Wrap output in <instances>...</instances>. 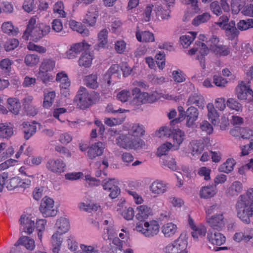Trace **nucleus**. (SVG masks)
Masks as SVG:
<instances>
[{"label":"nucleus","instance_id":"f257e3e1","mask_svg":"<svg viewBox=\"0 0 253 253\" xmlns=\"http://www.w3.org/2000/svg\"><path fill=\"white\" fill-rule=\"evenodd\" d=\"M36 23L35 18H32L30 19L27 29L22 36L23 39L28 40L29 36H30L34 42H38L49 33L50 28L49 26L44 25L35 26Z\"/></svg>","mask_w":253,"mask_h":253},{"label":"nucleus","instance_id":"f03ea898","mask_svg":"<svg viewBox=\"0 0 253 253\" xmlns=\"http://www.w3.org/2000/svg\"><path fill=\"white\" fill-rule=\"evenodd\" d=\"M74 100L79 108L85 109L99 100V94L94 91L90 93L86 88L82 86L79 89Z\"/></svg>","mask_w":253,"mask_h":253},{"label":"nucleus","instance_id":"7ed1b4c3","mask_svg":"<svg viewBox=\"0 0 253 253\" xmlns=\"http://www.w3.org/2000/svg\"><path fill=\"white\" fill-rule=\"evenodd\" d=\"M116 143L119 146L126 149H137L145 146V143L142 139L136 137L130 132L120 135L116 139Z\"/></svg>","mask_w":253,"mask_h":253},{"label":"nucleus","instance_id":"20e7f679","mask_svg":"<svg viewBox=\"0 0 253 253\" xmlns=\"http://www.w3.org/2000/svg\"><path fill=\"white\" fill-rule=\"evenodd\" d=\"M235 209L237 217L244 223L249 224L250 218L253 215V206L249 202L238 199Z\"/></svg>","mask_w":253,"mask_h":253},{"label":"nucleus","instance_id":"39448f33","mask_svg":"<svg viewBox=\"0 0 253 253\" xmlns=\"http://www.w3.org/2000/svg\"><path fill=\"white\" fill-rule=\"evenodd\" d=\"M39 210L44 217L54 216L57 212L54 208L53 200L46 197L42 199Z\"/></svg>","mask_w":253,"mask_h":253},{"label":"nucleus","instance_id":"423d86ee","mask_svg":"<svg viewBox=\"0 0 253 253\" xmlns=\"http://www.w3.org/2000/svg\"><path fill=\"white\" fill-rule=\"evenodd\" d=\"M207 222L211 227V230L221 231L225 227V221L223 212L214 214L207 218Z\"/></svg>","mask_w":253,"mask_h":253},{"label":"nucleus","instance_id":"0eeeda50","mask_svg":"<svg viewBox=\"0 0 253 253\" xmlns=\"http://www.w3.org/2000/svg\"><path fill=\"white\" fill-rule=\"evenodd\" d=\"M187 245L186 241L178 238L173 243L169 244L164 249L166 253H179L184 250Z\"/></svg>","mask_w":253,"mask_h":253},{"label":"nucleus","instance_id":"6e6552de","mask_svg":"<svg viewBox=\"0 0 253 253\" xmlns=\"http://www.w3.org/2000/svg\"><path fill=\"white\" fill-rule=\"evenodd\" d=\"M105 144L101 142H97L92 144L87 151V155L90 159H94L97 156L102 155Z\"/></svg>","mask_w":253,"mask_h":253},{"label":"nucleus","instance_id":"1a4fd4ad","mask_svg":"<svg viewBox=\"0 0 253 253\" xmlns=\"http://www.w3.org/2000/svg\"><path fill=\"white\" fill-rule=\"evenodd\" d=\"M216 231L209 230L207 238L212 244L221 246L225 242L226 239L223 234Z\"/></svg>","mask_w":253,"mask_h":253},{"label":"nucleus","instance_id":"9d476101","mask_svg":"<svg viewBox=\"0 0 253 253\" xmlns=\"http://www.w3.org/2000/svg\"><path fill=\"white\" fill-rule=\"evenodd\" d=\"M114 179H110L107 181L104 180L103 183V187L105 190H108L110 192L109 197L112 199L116 198L120 193V188L113 183Z\"/></svg>","mask_w":253,"mask_h":253},{"label":"nucleus","instance_id":"9b49d317","mask_svg":"<svg viewBox=\"0 0 253 253\" xmlns=\"http://www.w3.org/2000/svg\"><path fill=\"white\" fill-rule=\"evenodd\" d=\"M248 94H253V91L242 82L236 88V94L239 99L245 100L247 99Z\"/></svg>","mask_w":253,"mask_h":253},{"label":"nucleus","instance_id":"f8f14e48","mask_svg":"<svg viewBox=\"0 0 253 253\" xmlns=\"http://www.w3.org/2000/svg\"><path fill=\"white\" fill-rule=\"evenodd\" d=\"M186 126H192L195 124L197 120L199 112L198 109L193 106L189 107L186 111Z\"/></svg>","mask_w":253,"mask_h":253},{"label":"nucleus","instance_id":"ddd939ff","mask_svg":"<svg viewBox=\"0 0 253 253\" xmlns=\"http://www.w3.org/2000/svg\"><path fill=\"white\" fill-rule=\"evenodd\" d=\"M20 224L24 226V231L31 234L35 228V221L31 218L22 215L19 219Z\"/></svg>","mask_w":253,"mask_h":253},{"label":"nucleus","instance_id":"4468645a","mask_svg":"<svg viewBox=\"0 0 253 253\" xmlns=\"http://www.w3.org/2000/svg\"><path fill=\"white\" fill-rule=\"evenodd\" d=\"M46 167L53 172L61 173L64 171L65 164L59 160H50L46 164Z\"/></svg>","mask_w":253,"mask_h":253},{"label":"nucleus","instance_id":"2eb2a0df","mask_svg":"<svg viewBox=\"0 0 253 253\" xmlns=\"http://www.w3.org/2000/svg\"><path fill=\"white\" fill-rule=\"evenodd\" d=\"M98 16V11L95 6H91L86 14L83 22L89 26H93L96 23V19Z\"/></svg>","mask_w":253,"mask_h":253},{"label":"nucleus","instance_id":"dca6fc26","mask_svg":"<svg viewBox=\"0 0 253 253\" xmlns=\"http://www.w3.org/2000/svg\"><path fill=\"white\" fill-rule=\"evenodd\" d=\"M144 227L146 228L143 234L147 237H151L157 234L159 231V226L156 221L149 223L148 222L144 223Z\"/></svg>","mask_w":253,"mask_h":253},{"label":"nucleus","instance_id":"f3484780","mask_svg":"<svg viewBox=\"0 0 253 253\" xmlns=\"http://www.w3.org/2000/svg\"><path fill=\"white\" fill-rule=\"evenodd\" d=\"M22 130L26 140L29 139L36 132L37 127L36 126L30 124L28 122H24L21 124Z\"/></svg>","mask_w":253,"mask_h":253},{"label":"nucleus","instance_id":"a211bd4d","mask_svg":"<svg viewBox=\"0 0 253 253\" xmlns=\"http://www.w3.org/2000/svg\"><path fill=\"white\" fill-rule=\"evenodd\" d=\"M167 188L166 183L159 180L153 182L150 187L151 191L155 194H163L167 191Z\"/></svg>","mask_w":253,"mask_h":253},{"label":"nucleus","instance_id":"6ab92c4d","mask_svg":"<svg viewBox=\"0 0 253 253\" xmlns=\"http://www.w3.org/2000/svg\"><path fill=\"white\" fill-rule=\"evenodd\" d=\"M137 210L138 212L136 215V218L140 221H144L152 213L151 209L146 205L137 207Z\"/></svg>","mask_w":253,"mask_h":253},{"label":"nucleus","instance_id":"aec40b11","mask_svg":"<svg viewBox=\"0 0 253 253\" xmlns=\"http://www.w3.org/2000/svg\"><path fill=\"white\" fill-rule=\"evenodd\" d=\"M193 104H196L199 108L203 109L205 106L204 97L201 94L198 93L191 95L186 102V104L189 106Z\"/></svg>","mask_w":253,"mask_h":253},{"label":"nucleus","instance_id":"412c9836","mask_svg":"<svg viewBox=\"0 0 253 253\" xmlns=\"http://www.w3.org/2000/svg\"><path fill=\"white\" fill-rule=\"evenodd\" d=\"M235 25V22L232 20L228 24H224L223 26V29L225 30L226 35L229 36V39H233L239 34V31Z\"/></svg>","mask_w":253,"mask_h":253},{"label":"nucleus","instance_id":"4be33fe9","mask_svg":"<svg viewBox=\"0 0 253 253\" xmlns=\"http://www.w3.org/2000/svg\"><path fill=\"white\" fill-rule=\"evenodd\" d=\"M216 192L215 185L204 186L200 190V196L201 198L207 199L214 196Z\"/></svg>","mask_w":253,"mask_h":253},{"label":"nucleus","instance_id":"5701e85b","mask_svg":"<svg viewBox=\"0 0 253 253\" xmlns=\"http://www.w3.org/2000/svg\"><path fill=\"white\" fill-rule=\"evenodd\" d=\"M18 244L22 246L21 247L22 251L26 248L29 250H33L35 248V241L27 236H23L20 237L17 241Z\"/></svg>","mask_w":253,"mask_h":253},{"label":"nucleus","instance_id":"b1692460","mask_svg":"<svg viewBox=\"0 0 253 253\" xmlns=\"http://www.w3.org/2000/svg\"><path fill=\"white\" fill-rule=\"evenodd\" d=\"M208 110V117L211 120L213 125H217L219 123V114L212 104H208L207 105Z\"/></svg>","mask_w":253,"mask_h":253},{"label":"nucleus","instance_id":"393cba45","mask_svg":"<svg viewBox=\"0 0 253 253\" xmlns=\"http://www.w3.org/2000/svg\"><path fill=\"white\" fill-rule=\"evenodd\" d=\"M8 108L12 113L18 114L21 109V104L17 98H10L7 99Z\"/></svg>","mask_w":253,"mask_h":253},{"label":"nucleus","instance_id":"a878e982","mask_svg":"<svg viewBox=\"0 0 253 253\" xmlns=\"http://www.w3.org/2000/svg\"><path fill=\"white\" fill-rule=\"evenodd\" d=\"M56 226L57 228L56 232L63 234L67 232L69 229V222L65 218H60L57 220Z\"/></svg>","mask_w":253,"mask_h":253},{"label":"nucleus","instance_id":"bb28decb","mask_svg":"<svg viewBox=\"0 0 253 253\" xmlns=\"http://www.w3.org/2000/svg\"><path fill=\"white\" fill-rule=\"evenodd\" d=\"M242 184L238 181L234 182L227 190V194L229 196H237L242 192Z\"/></svg>","mask_w":253,"mask_h":253},{"label":"nucleus","instance_id":"cd10ccee","mask_svg":"<svg viewBox=\"0 0 253 253\" xmlns=\"http://www.w3.org/2000/svg\"><path fill=\"white\" fill-rule=\"evenodd\" d=\"M108 31L106 29H103L101 31L98 35V43L95 45V48L99 49V48H102L107 42V36Z\"/></svg>","mask_w":253,"mask_h":253},{"label":"nucleus","instance_id":"c85d7f7f","mask_svg":"<svg viewBox=\"0 0 253 253\" xmlns=\"http://www.w3.org/2000/svg\"><path fill=\"white\" fill-rule=\"evenodd\" d=\"M177 230V226L172 223H168L162 227V232L166 237H170L173 235Z\"/></svg>","mask_w":253,"mask_h":253},{"label":"nucleus","instance_id":"c756f323","mask_svg":"<svg viewBox=\"0 0 253 253\" xmlns=\"http://www.w3.org/2000/svg\"><path fill=\"white\" fill-rule=\"evenodd\" d=\"M25 184L24 181H22L18 177H14L10 178L6 183L5 182L6 187L8 190H12L19 186H23Z\"/></svg>","mask_w":253,"mask_h":253},{"label":"nucleus","instance_id":"7c9ffc66","mask_svg":"<svg viewBox=\"0 0 253 253\" xmlns=\"http://www.w3.org/2000/svg\"><path fill=\"white\" fill-rule=\"evenodd\" d=\"M171 137L173 141V145H179L183 141L184 133L179 129H173Z\"/></svg>","mask_w":253,"mask_h":253},{"label":"nucleus","instance_id":"2f4dec72","mask_svg":"<svg viewBox=\"0 0 253 253\" xmlns=\"http://www.w3.org/2000/svg\"><path fill=\"white\" fill-rule=\"evenodd\" d=\"M236 164L235 160L231 158L228 159L226 162L222 164L218 168L221 172L229 173L233 169V167Z\"/></svg>","mask_w":253,"mask_h":253},{"label":"nucleus","instance_id":"473e14b6","mask_svg":"<svg viewBox=\"0 0 253 253\" xmlns=\"http://www.w3.org/2000/svg\"><path fill=\"white\" fill-rule=\"evenodd\" d=\"M92 60V55L90 53L85 52L82 53L79 60V63L80 66L87 68L90 66Z\"/></svg>","mask_w":253,"mask_h":253},{"label":"nucleus","instance_id":"72a5a7b5","mask_svg":"<svg viewBox=\"0 0 253 253\" xmlns=\"http://www.w3.org/2000/svg\"><path fill=\"white\" fill-rule=\"evenodd\" d=\"M136 37L139 42H152L155 40L154 35L149 31H144L141 34L136 33Z\"/></svg>","mask_w":253,"mask_h":253},{"label":"nucleus","instance_id":"f704fd0d","mask_svg":"<svg viewBox=\"0 0 253 253\" xmlns=\"http://www.w3.org/2000/svg\"><path fill=\"white\" fill-rule=\"evenodd\" d=\"M56 80L60 83V87H69L70 86V82L69 81L68 76L63 72L56 75Z\"/></svg>","mask_w":253,"mask_h":253},{"label":"nucleus","instance_id":"c9c22d12","mask_svg":"<svg viewBox=\"0 0 253 253\" xmlns=\"http://www.w3.org/2000/svg\"><path fill=\"white\" fill-rule=\"evenodd\" d=\"M247 1V0H232L231 6L232 13L235 14H238L245 6Z\"/></svg>","mask_w":253,"mask_h":253},{"label":"nucleus","instance_id":"e433bc0d","mask_svg":"<svg viewBox=\"0 0 253 253\" xmlns=\"http://www.w3.org/2000/svg\"><path fill=\"white\" fill-rule=\"evenodd\" d=\"M193 155L200 154L204 149V144L200 140H193L191 142Z\"/></svg>","mask_w":253,"mask_h":253},{"label":"nucleus","instance_id":"4c0bfd02","mask_svg":"<svg viewBox=\"0 0 253 253\" xmlns=\"http://www.w3.org/2000/svg\"><path fill=\"white\" fill-rule=\"evenodd\" d=\"M13 134V128L4 124H0V137L8 138Z\"/></svg>","mask_w":253,"mask_h":253},{"label":"nucleus","instance_id":"58836bf2","mask_svg":"<svg viewBox=\"0 0 253 253\" xmlns=\"http://www.w3.org/2000/svg\"><path fill=\"white\" fill-rule=\"evenodd\" d=\"M55 97V91H50L44 94L43 107L45 108H48L50 107L53 103Z\"/></svg>","mask_w":253,"mask_h":253},{"label":"nucleus","instance_id":"ea45409f","mask_svg":"<svg viewBox=\"0 0 253 253\" xmlns=\"http://www.w3.org/2000/svg\"><path fill=\"white\" fill-rule=\"evenodd\" d=\"M97 76L96 74H91L86 77L85 82L86 86L92 89H96L98 86Z\"/></svg>","mask_w":253,"mask_h":253},{"label":"nucleus","instance_id":"a19ab883","mask_svg":"<svg viewBox=\"0 0 253 253\" xmlns=\"http://www.w3.org/2000/svg\"><path fill=\"white\" fill-rule=\"evenodd\" d=\"M55 67V61L51 59H45L42 62L40 69L50 72L53 70Z\"/></svg>","mask_w":253,"mask_h":253},{"label":"nucleus","instance_id":"79ce46f5","mask_svg":"<svg viewBox=\"0 0 253 253\" xmlns=\"http://www.w3.org/2000/svg\"><path fill=\"white\" fill-rule=\"evenodd\" d=\"M211 15L208 12L204 13L201 15L196 16L192 21V24L194 26H198L200 24L206 22L210 20Z\"/></svg>","mask_w":253,"mask_h":253},{"label":"nucleus","instance_id":"37998d69","mask_svg":"<svg viewBox=\"0 0 253 253\" xmlns=\"http://www.w3.org/2000/svg\"><path fill=\"white\" fill-rule=\"evenodd\" d=\"M2 31L9 35H15L17 34L18 29H14V27L12 23L9 22H4L1 26Z\"/></svg>","mask_w":253,"mask_h":253},{"label":"nucleus","instance_id":"c03bdc74","mask_svg":"<svg viewBox=\"0 0 253 253\" xmlns=\"http://www.w3.org/2000/svg\"><path fill=\"white\" fill-rule=\"evenodd\" d=\"M238 29L244 31L253 28V19L241 20L237 24Z\"/></svg>","mask_w":253,"mask_h":253},{"label":"nucleus","instance_id":"a18cd8bd","mask_svg":"<svg viewBox=\"0 0 253 253\" xmlns=\"http://www.w3.org/2000/svg\"><path fill=\"white\" fill-rule=\"evenodd\" d=\"M190 33L192 35V36L189 35H184L182 36L180 38L181 43L185 47H188L196 37V33L191 32Z\"/></svg>","mask_w":253,"mask_h":253},{"label":"nucleus","instance_id":"49530a36","mask_svg":"<svg viewBox=\"0 0 253 253\" xmlns=\"http://www.w3.org/2000/svg\"><path fill=\"white\" fill-rule=\"evenodd\" d=\"M39 61L40 58L36 54H29L25 57V63L28 66L36 65Z\"/></svg>","mask_w":253,"mask_h":253},{"label":"nucleus","instance_id":"de8ad7c7","mask_svg":"<svg viewBox=\"0 0 253 253\" xmlns=\"http://www.w3.org/2000/svg\"><path fill=\"white\" fill-rule=\"evenodd\" d=\"M157 16L162 19H168L170 17V11L168 9H164L161 6L158 5L156 7Z\"/></svg>","mask_w":253,"mask_h":253},{"label":"nucleus","instance_id":"09e8293b","mask_svg":"<svg viewBox=\"0 0 253 253\" xmlns=\"http://www.w3.org/2000/svg\"><path fill=\"white\" fill-rule=\"evenodd\" d=\"M19 41L16 39H10L6 41L4 45V48L6 51L14 50L19 45Z\"/></svg>","mask_w":253,"mask_h":253},{"label":"nucleus","instance_id":"8fccbe9b","mask_svg":"<svg viewBox=\"0 0 253 253\" xmlns=\"http://www.w3.org/2000/svg\"><path fill=\"white\" fill-rule=\"evenodd\" d=\"M238 199L242 200L244 202H249L253 206V188L249 189L246 194L241 195Z\"/></svg>","mask_w":253,"mask_h":253},{"label":"nucleus","instance_id":"3c124183","mask_svg":"<svg viewBox=\"0 0 253 253\" xmlns=\"http://www.w3.org/2000/svg\"><path fill=\"white\" fill-rule=\"evenodd\" d=\"M144 132L145 131L142 125L136 124L132 126L131 129L129 132H130L132 135H134L136 137L139 138L140 136L144 134Z\"/></svg>","mask_w":253,"mask_h":253},{"label":"nucleus","instance_id":"603ef678","mask_svg":"<svg viewBox=\"0 0 253 253\" xmlns=\"http://www.w3.org/2000/svg\"><path fill=\"white\" fill-rule=\"evenodd\" d=\"M89 45L85 42H81L72 44L71 46L72 47L74 52H76L78 55L84 50L88 49Z\"/></svg>","mask_w":253,"mask_h":253},{"label":"nucleus","instance_id":"864d4df0","mask_svg":"<svg viewBox=\"0 0 253 253\" xmlns=\"http://www.w3.org/2000/svg\"><path fill=\"white\" fill-rule=\"evenodd\" d=\"M212 51L216 55L219 56H226L229 53V50L227 47L222 45H219L214 48Z\"/></svg>","mask_w":253,"mask_h":253},{"label":"nucleus","instance_id":"5fc2aeb1","mask_svg":"<svg viewBox=\"0 0 253 253\" xmlns=\"http://www.w3.org/2000/svg\"><path fill=\"white\" fill-rule=\"evenodd\" d=\"M227 106L231 109L239 111L242 109V105L234 98H229L226 102Z\"/></svg>","mask_w":253,"mask_h":253},{"label":"nucleus","instance_id":"6e6d98bb","mask_svg":"<svg viewBox=\"0 0 253 253\" xmlns=\"http://www.w3.org/2000/svg\"><path fill=\"white\" fill-rule=\"evenodd\" d=\"M12 63L8 58H5L0 62V67L4 72L8 73L11 71Z\"/></svg>","mask_w":253,"mask_h":253},{"label":"nucleus","instance_id":"4d7b16f0","mask_svg":"<svg viewBox=\"0 0 253 253\" xmlns=\"http://www.w3.org/2000/svg\"><path fill=\"white\" fill-rule=\"evenodd\" d=\"M195 44L198 47V50L202 56L204 57L209 54L210 49L205 43L198 42H195Z\"/></svg>","mask_w":253,"mask_h":253},{"label":"nucleus","instance_id":"13d9d810","mask_svg":"<svg viewBox=\"0 0 253 253\" xmlns=\"http://www.w3.org/2000/svg\"><path fill=\"white\" fill-rule=\"evenodd\" d=\"M64 4L62 1H58L55 3L54 5L53 11L54 12L58 13L62 17L66 16V14L64 11Z\"/></svg>","mask_w":253,"mask_h":253},{"label":"nucleus","instance_id":"bf43d9fd","mask_svg":"<svg viewBox=\"0 0 253 253\" xmlns=\"http://www.w3.org/2000/svg\"><path fill=\"white\" fill-rule=\"evenodd\" d=\"M98 207V206L94 204L86 205L84 203H81L79 204V208L81 210L88 212H91L92 211H96Z\"/></svg>","mask_w":253,"mask_h":253},{"label":"nucleus","instance_id":"052dcab7","mask_svg":"<svg viewBox=\"0 0 253 253\" xmlns=\"http://www.w3.org/2000/svg\"><path fill=\"white\" fill-rule=\"evenodd\" d=\"M62 235V234H60L57 232L52 235L51 241L52 246H61L63 241Z\"/></svg>","mask_w":253,"mask_h":253},{"label":"nucleus","instance_id":"680f3d73","mask_svg":"<svg viewBox=\"0 0 253 253\" xmlns=\"http://www.w3.org/2000/svg\"><path fill=\"white\" fill-rule=\"evenodd\" d=\"M123 216L126 220H131L133 219L134 215V211L132 208H125L122 213Z\"/></svg>","mask_w":253,"mask_h":253},{"label":"nucleus","instance_id":"e2e57ef3","mask_svg":"<svg viewBox=\"0 0 253 253\" xmlns=\"http://www.w3.org/2000/svg\"><path fill=\"white\" fill-rule=\"evenodd\" d=\"M213 83L217 86L224 87L228 83L226 79L223 78L221 76L214 75L213 77Z\"/></svg>","mask_w":253,"mask_h":253},{"label":"nucleus","instance_id":"0e129e2a","mask_svg":"<svg viewBox=\"0 0 253 253\" xmlns=\"http://www.w3.org/2000/svg\"><path fill=\"white\" fill-rule=\"evenodd\" d=\"M200 127L203 131L206 132L208 134H211L213 131L212 126L207 121L202 122Z\"/></svg>","mask_w":253,"mask_h":253},{"label":"nucleus","instance_id":"69168bd1","mask_svg":"<svg viewBox=\"0 0 253 253\" xmlns=\"http://www.w3.org/2000/svg\"><path fill=\"white\" fill-rule=\"evenodd\" d=\"M47 72L46 71L40 69V72L38 74V78L44 84H46L48 82L53 79L52 76H50Z\"/></svg>","mask_w":253,"mask_h":253},{"label":"nucleus","instance_id":"338daca9","mask_svg":"<svg viewBox=\"0 0 253 253\" xmlns=\"http://www.w3.org/2000/svg\"><path fill=\"white\" fill-rule=\"evenodd\" d=\"M172 132L173 129H171L167 126H163L160 128L158 135L160 137L164 136L171 137Z\"/></svg>","mask_w":253,"mask_h":253},{"label":"nucleus","instance_id":"774afa93","mask_svg":"<svg viewBox=\"0 0 253 253\" xmlns=\"http://www.w3.org/2000/svg\"><path fill=\"white\" fill-rule=\"evenodd\" d=\"M130 93L127 90H122L120 92L117 96L118 100L122 102H125L128 100L130 98Z\"/></svg>","mask_w":253,"mask_h":253}]
</instances>
